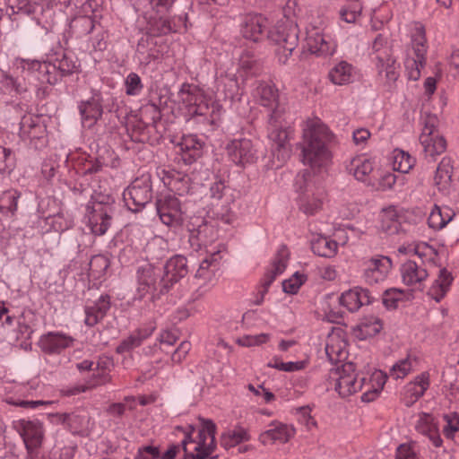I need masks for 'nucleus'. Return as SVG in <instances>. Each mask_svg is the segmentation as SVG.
I'll return each mask as SVG.
<instances>
[{
	"label": "nucleus",
	"instance_id": "680f3d73",
	"mask_svg": "<svg viewBox=\"0 0 459 459\" xmlns=\"http://www.w3.org/2000/svg\"><path fill=\"white\" fill-rule=\"evenodd\" d=\"M323 205V198L313 196L311 199L303 200L300 204V209L307 214H315Z\"/></svg>",
	"mask_w": 459,
	"mask_h": 459
},
{
	"label": "nucleus",
	"instance_id": "338daca9",
	"mask_svg": "<svg viewBox=\"0 0 459 459\" xmlns=\"http://www.w3.org/2000/svg\"><path fill=\"white\" fill-rule=\"evenodd\" d=\"M248 390L252 392L255 395L261 397L265 403H270L274 400V394L269 390L265 389L262 385H254L252 384L248 385Z\"/></svg>",
	"mask_w": 459,
	"mask_h": 459
},
{
	"label": "nucleus",
	"instance_id": "8fccbe9b",
	"mask_svg": "<svg viewBox=\"0 0 459 459\" xmlns=\"http://www.w3.org/2000/svg\"><path fill=\"white\" fill-rule=\"evenodd\" d=\"M405 296L406 292L402 289H388L383 294V304L388 309L395 308L398 306V302L403 300Z\"/></svg>",
	"mask_w": 459,
	"mask_h": 459
},
{
	"label": "nucleus",
	"instance_id": "4c0bfd02",
	"mask_svg": "<svg viewBox=\"0 0 459 459\" xmlns=\"http://www.w3.org/2000/svg\"><path fill=\"white\" fill-rule=\"evenodd\" d=\"M248 430L241 426L225 431L221 437V445L225 449H230L237 445L250 440Z\"/></svg>",
	"mask_w": 459,
	"mask_h": 459
},
{
	"label": "nucleus",
	"instance_id": "13d9d810",
	"mask_svg": "<svg viewBox=\"0 0 459 459\" xmlns=\"http://www.w3.org/2000/svg\"><path fill=\"white\" fill-rule=\"evenodd\" d=\"M41 350L48 354H54L57 351V334L48 333L43 335L39 342Z\"/></svg>",
	"mask_w": 459,
	"mask_h": 459
},
{
	"label": "nucleus",
	"instance_id": "49530a36",
	"mask_svg": "<svg viewBox=\"0 0 459 459\" xmlns=\"http://www.w3.org/2000/svg\"><path fill=\"white\" fill-rule=\"evenodd\" d=\"M391 48L389 46L388 39L381 34H378L372 43V53L373 59L375 61L382 62L383 58L387 57L391 55Z\"/></svg>",
	"mask_w": 459,
	"mask_h": 459
},
{
	"label": "nucleus",
	"instance_id": "79ce46f5",
	"mask_svg": "<svg viewBox=\"0 0 459 459\" xmlns=\"http://www.w3.org/2000/svg\"><path fill=\"white\" fill-rule=\"evenodd\" d=\"M417 366V358L408 354L396 361L390 369V377L394 379H403L409 375Z\"/></svg>",
	"mask_w": 459,
	"mask_h": 459
},
{
	"label": "nucleus",
	"instance_id": "3c124183",
	"mask_svg": "<svg viewBox=\"0 0 459 459\" xmlns=\"http://www.w3.org/2000/svg\"><path fill=\"white\" fill-rule=\"evenodd\" d=\"M306 280L307 276L304 273L296 272L289 279L282 281V290L285 293L296 294Z\"/></svg>",
	"mask_w": 459,
	"mask_h": 459
},
{
	"label": "nucleus",
	"instance_id": "e2e57ef3",
	"mask_svg": "<svg viewBox=\"0 0 459 459\" xmlns=\"http://www.w3.org/2000/svg\"><path fill=\"white\" fill-rule=\"evenodd\" d=\"M359 212V204L355 202H342L339 207V214L342 219H351Z\"/></svg>",
	"mask_w": 459,
	"mask_h": 459
},
{
	"label": "nucleus",
	"instance_id": "864d4df0",
	"mask_svg": "<svg viewBox=\"0 0 459 459\" xmlns=\"http://www.w3.org/2000/svg\"><path fill=\"white\" fill-rule=\"evenodd\" d=\"M5 402L8 404L14 405V406H20L22 408L30 409V410H35L39 407H46L47 405L53 403V402H49V401H43V400L29 401V400L16 399L12 396L6 397Z\"/></svg>",
	"mask_w": 459,
	"mask_h": 459
},
{
	"label": "nucleus",
	"instance_id": "c756f323",
	"mask_svg": "<svg viewBox=\"0 0 459 459\" xmlns=\"http://www.w3.org/2000/svg\"><path fill=\"white\" fill-rule=\"evenodd\" d=\"M375 169V160L366 155L353 158L348 166V170L352 173L357 180L370 182V174Z\"/></svg>",
	"mask_w": 459,
	"mask_h": 459
},
{
	"label": "nucleus",
	"instance_id": "de8ad7c7",
	"mask_svg": "<svg viewBox=\"0 0 459 459\" xmlns=\"http://www.w3.org/2000/svg\"><path fill=\"white\" fill-rule=\"evenodd\" d=\"M109 264V260L106 255H97L92 256L89 264L90 275L95 279L101 278L105 274Z\"/></svg>",
	"mask_w": 459,
	"mask_h": 459
},
{
	"label": "nucleus",
	"instance_id": "0e129e2a",
	"mask_svg": "<svg viewBox=\"0 0 459 459\" xmlns=\"http://www.w3.org/2000/svg\"><path fill=\"white\" fill-rule=\"evenodd\" d=\"M160 455V449L155 446H143L138 448L134 459H158Z\"/></svg>",
	"mask_w": 459,
	"mask_h": 459
},
{
	"label": "nucleus",
	"instance_id": "423d86ee",
	"mask_svg": "<svg viewBox=\"0 0 459 459\" xmlns=\"http://www.w3.org/2000/svg\"><path fill=\"white\" fill-rule=\"evenodd\" d=\"M186 455L193 459H205L212 455L215 449V425L212 420H202L196 439L193 440L190 432L186 433L181 441Z\"/></svg>",
	"mask_w": 459,
	"mask_h": 459
},
{
	"label": "nucleus",
	"instance_id": "c9c22d12",
	"mask_svg": "<svg viewBox=\"0 0 459 459\" xmlns=\"http://www.w3.org/2000/svg\"><path fill=\"white\" fill-rule=\"evenodd\" d=\"M455 212L448 206L435 205L429 213L428 222L430 228L441 230L453 220Z\"/></svg>",
	"mask_w": 459,
	"mask_h": 459
},
{
	"label": "nucleus",
	"instance_id": "e433bc0d",
	"mask_svg": "<svg viewBox=\"0 0 459 459\" xmlns=\"http://www.w3.org/2000/svg\"><path fill=\"white\" fill-rule=\"evenodd\" d=\"M311 248L319 256L333 257L337 253L338 244L328 237L317 236L312 238Z\"/></svg>",
	"mask_w": 459,
	"mask_h": 459
},
{
	"label": "nucleus",
	"instance_id": "774afa93",
	"mask_svg": "<svg viewBox=\"0 0 459 459\" xmlns=\"http://www.w3.org/2000/svg\"><path fill=\"white\" fill-rule=\"evenodd\" d=\"M299 422L304 425L307 429H311L316 424V420L310 414L308 408H301L298 412Z\"/></svg>",
	"mask_w": 459,
	"mask_h": 459
},
{
	"label": "nucleus",
	"instance_id": "f704fd0d",
	"mask_svg": "<svg viewBox=\"0 0 459 459\" xmlns=\"http://www.w3.org/2000/svg\"><path fill=\"white\" fill-rule=\"evenodd\" d=\"M377 70L381 76H385L386 83L392 85L399 77L400 65L396 59L391 55L383 58L382 62L376 61Z\"/></svg>",
	"mask_w": 459,
	"mask_h": 459
},
{
	"label": "nucleus",
	"instance_id": "ea45409f",
	"mask_svg": "<svg viewBox=\"0 0 459 459\" xmlns=\"http://www.w3.org/2000/svg\"><path fill=\"white\" fill-rule=\"evenodd\" d=\"M383 328L381 320L374 316H366L359 323L356 329V335L359 339H367L375 336Z\"/></svg>",
	"mask_w": 459,
	"mask_h": 459
},
{
	"label": "nucleus",
	"instance_id": "603ef678",
	"mask_svg": "<svg viewBox=\"0 0 459 459\" xmlns=\"http://www.w3.org/2000/svg\"><path fill=\"white\" fill-rule=\"evenodd\" d=\"M126 92L129 96H137L141 93L143 85L140 76L136 73H130L125 81Z\"/></svg>",
	"mask_w": 459,
	"mask_h": 459
},
{
	"label": "nucleus",
	"instance_id": "6ab92c4d",
	"mask_svg": "<svg viewBox=\"0 0 459 459\" xmlns=\"http://www.w3.org/2000/svg\"><path fill=\"white\" fill-rule=\"evenodd\" d=\"M393 264L389 257L385 255L373 256L364 263L363 277L366 282L376 284L384 281L391 269Z\"/></svg>",
	"mask_w": 459,
	"mask_h": 459
},
{
	"label": "nucleus",
	"instance_id": "052dcab7",
	"mask_svg": "<svg viewBox=\"0 0 459 459\" xmlns=\"http://www.w3.org/2000/svg\"><path fill=\"white\" fill-rule=\"evenodd\" d=\"M396 459H420L416 446L412 444H401L396 448Z\"/></svg>",
	"mask_w": 459,
	"mask_h": 459
},
{
	"label": "nucleus",
	"instance_id": "7ed1b4c3",
	"mask_svg": "<svg viewBox=\"0 0 459 459\" xmlns=\"http://www.w3.org/2000/svg\"><path fill=\"white\" fill-rule=\"evenodd\" d=\"M178 98L180 107L186 109V115L189 117H204L211 114V122L213 124L221 116V105L213 101L212 97L207 96L201 88L195 85L182 84Z\"/></svg>",
	"mask_w": 459,
	"mask_h": 459
},
{
	"label": "nucleus",
	"instance_id": "bb28decb",
	"mask_svg": "<svg viewBox=\"0 0 459 459\" xmlns=\"http://www.w3.org/2000/svg\"><path fill=\"white\" fill-rule=\"evenodd\" d=\"M356 77V68L351 64L343 60L335 64L328 73L330 82L338 86L352 83Z\"/></svg>",
	"mask_w": 459,
	"mask_h": 459
},
{
	"label": "nucleus",
	"instance_id": "39448f33",
	"mask_svg": "<svg viewBox=\"0 0 459 459\" xmlns=\"http://www.w3.org/2000/svg\"><path fill=\"white\" fill-rule=\"evenodd\" d=\"M409 36L411 45L405 50L404 66L408 78L417 81L425 65L428 49L424 26L420 22L410 24Z\"/></svg>",
	"mask_w": 459,
	"mask_h": 459
},
{
	"label": "nucleus",
	"instance_id": "f8f14e48",
	"mask_svg": "<svg viewBox=\"0 0 459 459\" xmlns=\"http://www.w3.org/2000/svg\"><path fill=\"white\" fill-rule=\"evenodd\" d=\"M289 255V250L285 246H281L278 249L276 255L261 281V290H258L253 301L255 305H261L264 302V296L268 292L273 281L285 271Z\"/></svg>",
	"mask_w": 459,
	"mask_h": 459
},
{
	"label": "nucleus",
	"instance_id": "9b49d317",
	"mask_svg": "<svg viewBox=\"0 0 459 459\" xmlns=\"http://www.w3.org/2000/svg\"><path fill=\"white\" fill-rule=\"evenodd\" d=\"M307 46L317 56H333L337 48L336 40L325 29L309 26L307 29Z\"/></svg>",
	"mask_w": 459,
	"mask_h": 459
},
{
	"label": "nucleus",
	"instance_id": "6e6552de",
	"mask_svg": "<svg viewBox=\"0 0 459 459\" xmlns=\"http://www.w3.org/2000/svg\"><path fill=\"white\" fill-rule=\"evenodd\" d=\"M422 132L420 143L427 158H435L446 149V142L437 130L438 118L435 115H425L422 117Z\"/></svg>",
	"mask_w": 459,
	"mask_h": 459
},
{
	"label": "nucleus",
	"instance_id": "f3484780",
	"mask_svg": "<svg viewBox=\"0 0 459 459\" xmlns=\"http://www.w3.org/2000/svg\"><path fill=\"white\" fill-rule=\"evenodd\" d=\"M157 212L163 224L177 227L183 221L180 201L170 195L160 198L156 204Z\"/></svg>",
	"mask_w": 459,
	"mask_h": 459
},
{
	"label": "nucleus",
	"instance_id": "c85d7f7f",
	"mask_svg": "<svg viewBox=\"0 0 459 459\" xmlns=\"http://www.w3.org/2000/svg\"><path fill=\"white\" fill-rule=\"evenodd\" d=\"M400 272L403 283L412 287L420 286L429 274L425 267L411 260L403 263Z\"/></svg>",
	"mask_w": 459,
	"mask_h": 459
},
{
	"label": "nucleus",
	"instance_id": "412c9836",
	"mask_svg": "<svg viewBox=\"0 0 459 459\" xmlns=\"http://www.w3.org/2000/svg\"><path fill=\"white\" fill-rule=\"evenodd\" d=\"M415 429L418 433L428 437L436 447L441 446L442 439L438 424L433 415L425 412L419 414L415 422Z\"/></svg>",
	"mask_w": 459,
	"mask_h": 459
},
{
	"label": "nucleus",
	"instance_id": "6e6d98bb",
	"mask_svg": "<svg viewBox=\"0 0 459 459\" xmlns=\"http://www.w3.org/2000/svg\"><path fill=\"white\" fill-rule=\"evenodd\" d=\"M269 339L270 334L263 333L255 335H244L238 338L236 342L242 347H253L265 343Z\"/></svg>",
	"mask_w": 459,
	"mask_h": 459
},
{
	"label": "nucleus",
	"instance_id": "7c9ffc66",
	"mask_svg": "<svg viewBox=\"0 0 459 459\" xmlns=\"http://www.w3.org/2000/svg\"><path fill=\"white\" fill-rule=\"evenodd\" d=\"M452 160L448 157H444L439 162L434 177L436 186L444 195L449 194L452 188Z\"/></svg>",
	"mask_w": 459,
	"mask_h": 459
},
{
	"label": "nucleus",
	"instance_id": "aec40b11",
	"mask_svg": "<svg viewBox=\"0 0 459 459\" xmlns=\"http://www.w3.org/2000/svg\"><path fill=\"white\" fill-rule=\"evenodd\" d=\"M325 354L332 363L342 362L347 359V342L342 329L334 328L327 335Z\"/></svg>",
	"mask_w": 459,
	"mask_h": 459
},
{
	"label": "nucleus",
	"instance_id": "4d7b16f0",
	"mask_svg": "<svg viewBox=\"0 0 459 459\" xmlns=\"http://www.w3.org/2000/svg\"><path fill=\"white\" fill-rule=\"evenodd\" d=\"M62 421L71 432L77 433L84 424V418L77 414H65L62 417L59 415V422Z\"/></svg>",
	"mask_w": 459,
	"mask_h": 459
},
{
	"label": "nucleus",
	"instance_id": "c03bdc74",
	"mask_svg": "<svg viewBox=\"0 0 459 459\" xmlns=\"http://www.w3.org/2000/svg\"><path fill=\"white\" fill-rule=\"evenodd\" d=\"M394 170L401 173H408L415 164V159L408 152L395 149L392 155Z\"/></svg>",
	"mask_w": 459,
	"mask_h": 459
},
{
	"label": "nucleus",
	"instance_id": "5fc2aeb1",
	"mask_svg": "<svg viewBox=\"0 0 459 459\" xmlns=\"http://www.w3.org/2000/svg\"><path fill=\"white\" fill-rule=\"evenodd\" d=\"M217 260L214 255H212L210 258H205L201 262L195 276L208 280L211 278L212 272L217 268Z\"/></svg>",
	"mask_w": 459,
	"mask_h": 459
},
{
	"label": "nucleus",
	"instance_id": "37998d69",
	"mask_svg": "<svg viewBox=\"0 0 459 459\" xmlns=\"http://www.w3.org/2000/svg\"><path fill=\"white\" fill-rule=\"evenodd\" d=\"M179 151L188 155L186 160H195L199 157L203 148V142L195 134L184 135L178 144Z\"/></svg>",
	"mask_w": 459,
	"mask_h": 459
},
{
	"label": "nucleus",
	"instance_id": "4468645a",
	"mask_svg": "<svg viewBox=\"0 0 459 459\" xmlns=\"http://www.w3.org/2000/svg\"><path fill=\"white\" fill-rule=\"evenodd\" d=\"M124 200L128 208L138 212L152 200L150 180L147 177L135 179L123 193Z\"/></svg>",
	"mask_w": 459,
	"mask_h": 459
},
{
	"label": "nucleus",
	"instance_id": "0eeeda50",
	"mask_svg": "<svg viewBox=\"0 0 459 459\" xmlns=\"http://www.w3.org/2000/svg\"><path fill=\"white\" fill-rule=\"evenodd\" d=\"M290 122L282 124L276 115L270 119L268 137L273 143V162L276 168L281 167L290 157L291 148L288 142Z\"/></svg>",
	"mask_w": 459,
	"mask_h": 459
},
{
	"label": "nucleus",
	"instance_id": "dca6fc26",
	"mask_svg": "<svg viewBox=\"0 0 459 459\" xmlns=\"http://www.w3.org/2000/svg\"><path fill=\"white\" fill-rule=\"evenodd\" d=\"M268 22L266 17L257 13L240 15L239 32L248 41L258 43L264 38Z\"/></svg>",
	"mask_w": 459,
	"mask_h": 459
},
{
	"label": "nucleus",
	"instance_id": "bf43d9fd",
	"mask_svg": "<svg viewBox=\"0 0 459 459\" xmlns=\"http://www.w3.org/2000/svg\"><path fill=\"white\" fill-rule=\"evenodd\" d=\"M361 7L359 4H355L352 5L342 7L340 10V18L347 23H353L359 17Z\"/></svg>",
	"mask_w": 459,
	"mask_h": 459
},
{
	"label": "nucleus",
	"instance_id": "09e8293b",
	"mask_svg": "<svg viewBox=\"0 0 459 459\" xmlns=\"http://www.w3.org/2000/svg\"><path fill=\"white\" fill-rule=\"evenodd\" d=\"M445 425L443 426V434L446 438L454 439L459 436V414L448 413L443 416Z\"/></svg>",
	"mask_w": 459,
	"mask_h": 459
},
{
	"label": "nucleus",
	"instance_id": "4be33fe9",
	"mask_svg": "<svg viewBox=\"0 0 459 459\" xmlns=\"http://www.w3.org/2000/svg\"><path fill=\"white\" fill-rule=\"evenodd\" d=\"M21 436L29 453L38 448L42 441V428L39 422L22 420L18 422Z\"/></svg>",
	"mask_w": 459,
	"mask_h": 459
},
{
	"label": "nucleus",
	"instance_id": "b1692460",
	"mask_svg": "<svg viewBox=\"0 0 459 459\" xmlns=\"http://www.w3.org/2000/svg\"><path fill=\"white\" fill-rule=\"evenodd\" d=\"M339 301L350 312H355L362 306L369 304L371 299L368 290L361 287H354L342 293Z\"/></svg>",
	"mask_w": 459,
	"mask_h": 459
},
{
	"label": "nucleus",
	"instance_id": "a18cd8bd",
	"mask_svg": "<svg viewBox=\"0 0 459 459\" xmlns=\"http://www.w3.org/2000/svg\"><path fill=\"white\" fill-rule=\"evenodd\" d=\"M20 197L21 193L15 189L3 192L0 195V212L13 215L17 211V202Z\"/></svg>",
	"mask_w": 459,
	"mask_h": 459
},
{
	"label": "nucleus",
	"instance_id": "9d476101",
	"mask_svg": "<svg viewBox=\"0 0 459 459\" xmlns=\"http://www.w3.org/2000/svg\"><path fill=\"white\" fill-rule=\"evenodd\" d=\"M332 377L334 381V389L342 397H348L362 390L361 377H358L355 365L351 362H346L337 368L332 373Z\"/></svg>",
	"mask_w": 459,
	"mask_h": 459
},
{
	"label": "nucleus",
	"instance_id": "58836bf2",
	"mask_svg": "<svg viewBox=\"0 0 459 459\" xmlns=\"http://www.w3.org/2000/svg\"><path fill=\"white\" fill-rule=\"evenodd\" d=\"M154 328L139 329L134 332L128 337L124 339L117 347V352L119 354L129 352L134 348L140 346L143 341L148 338L153 332Z\"/></svg>",
	"mask_w": 459,
	"mask_h": 459
},
{
	"label": "nucleus",
	"instance_id": "1a4fd4ad",
	"mask_svg": "<svg viewBox=\"0 0 459 459\" xmlns=\"http://www.w3.org/2000/svg\"><path fill=\"white\" fill-rule=\"evenodd\" d=\"M225 153L230 161L242 169L255 164L258 160L255 145L247 138L230 141L225 146Z\"/></svg>",
	"mask_w": 459,
	"mask_h": 459
},
{
	"label": "nucleus",
	"instance_id": "2eb2a0df",
	"mask_svg": "<svg viewBox=\"0 0 459 459\" xmlns=\"http://www.w3.org/2000/svg\"><path fill=\"white\" fill-rule=\"evenodd\" d=\"M162 277L161 269L152 264H144L138 267L136 272V295L143 299L147 294L159 290L161 292L160 280Z\"/></svg>",
	"mask_w": 459,
	"mask_h": 459
},
{
	"label": "nucleus",
	"instance_id": "69168bd1",
	"mask_svg": "<svg viewBox=\"0 0 459 459\" xmlns=\"http://www.w3.org/2000/svg\"><path fill=\"white\" fill-rule=\"evenodd\" d=\"M396 176L391 171H382L377 178L378 188L381 190H388L395 184Z\"/></svg>",
	"mask_w": 459,
	"mask_h": 459
},
{
	"label": "nucleus",
	"instance_id": "2f4dec72",
	"mask_svg": "<svg viewBox=\"0 0 459 459\" xmlns=\"http://www.w3.org/2000/svg\"><path fill=\"white\" fill-rule=\"evenodd\" d=\"M82 123L84 127L91 128L102 115V106L99 97H93L80 106Z\"/></svg>",
	"mask_w": 459,
	"mask_h": 459
},
{
	"label": "nucleus",
	"instance_id": "f257e3e1",
	"mask_svg": "<svg viewBox=\"0 0 459 459\" xmlns=\"http://www.w3.org/2000/svg\"><path fill=\"white\" fill-rule=\"evenodd\" d=\"M333 140V134L319 118L308 119L303 127V163L313 170L328 166L332 159L329 145Z\"/></svg>",
	"mask_w": 459,
	"mask_h": 459
},
{
	"label": "nucleus",
	"instance_id": "393cba45",
	"mask_svg": "<svg viewBox=\"0 0 459 459\" xmlns=\"http://www.w3.org/2000/svg\"><path fill=\"white\" fill-rule=\"evenodd\" d=\"M453 280L454 278L447 269L438 268L437 278L427 291L428 297L436 302H440L449 291Z\"/></svg>",
	"mask_w": 459,
	"mask_h": 459
},
{
	"label": "nucleus",
	"instance_id": "a19ab883",
	"mask_svg": "<svg viewBox=\"0 0 459 459\" xmlns=\"http://www.w3.org/2000/svg\"><path fill=\"white\" fill-rule=\"evenodd\" d=\"M399 219L398 210L394 206L386 207L380 213V227L387 233H395L400 227Z\"/></svg>",
	"mask_w": 459,
	"mask_h": 459
},
{
	"label": "nucleus",
	"instance_id": "a211bd4d",
	"mask_svg": "<svg viewBox=\"0 0 459 459\" xmlns=\"http://www.w3.org/2000/svg\"><path fill=\"white\" fill-rule=\"evenodd\" d=\"M187 261L183 255H177L170 257L163 266V274L160 280L161 292L169 289L181 278L187 274Z\"/></svg>",
	"mask_w": 459,
	"mask_h": 459
},
{
	"label": "nucleus",
	"instance_id": "72a5a7b5",
	"mask_svg": "<svg viewBox=\"0 0 459 459\" xmlns=\"http://www.w3.org/2000/svg\"><path fill=\"white\" fill-rule=\"evenodd\" d=\"M400 253H413L418 255L423 264H437V252L426 242H417L408 247H399Z\"/></svg>",
	"mask_w": 459,
	"mask_h": 459
},
{
	"label": "nucleus",
	"instance_id": "a878e982",
	"mask_svg": "<svg viewBox=\"0 0 459 459\" xmlns=\"http://www.w3.org/2000/svg\"><path fill=\"white\" fill-rule=\"evenodd\" d=\"M294 429L289 425L273 421L269 425V429L262 432L259 436V440L264 445L272 444L274 442L285 443L293 437Z\"/></svg>",
	"mask_w": 459,
	"mask_h": 459
},
{
	"label": "nucleus",
	"instance_id": "f03ea898",
	"mask_svg": "<svg viewBox=\"0 0 459 459\" xmlns=\"http://www.w3.org/2000/svg\"><path fill=\"white\" fill-rule=\"evenodd\" d=\"M295 5L294 0H289L284 8V16L268 32L269 39L278 46L276 57L282 65L288 62L299 42L298 26L291 16Z\"/></svg>",
	"mask_w": 459,
	"mask_h": 459
},
{
	"label": "nucleus",
	"instance_id": "20e7f679",
	"mask_svg": "<svg viewBox=\"0 0 459 459\" xmlns=\"http://www.w3.org/2000/svg\"><path fill=\"white\" fill-rule=\"evenodd\" d=\"M113 198L108 194L94 193L85 210L84 222L91 233L104 235L112 223Z\"/></svg>",
	"mask_w": 459,
	"mask_h": 459
},
{
	"label": "nucleus",
	"instance_id": "cd10ccee",
	"mask_svg": "<svg viewBox=\"0 0 459 459\" xmlns=\"http://www.w3.org/2000/svg\"><path fill=\"white\" fill-rule=\"evenodd\" d=\"M110 308V298L101 295L95 302L86 305L84 308V323L88 326H94L102 320Z\"/></svg>",
	"mask_w": 459,
	"mask_h": 459
},
{
	"label": "nucleus",
	"instance_id": "473e14b6",
	"mask_svg": "<svg viewBox=\"0 0 459 459\" xmlns=\"http://www.w3.org/2000/svg\"><path fill=\"white\" fill-rule=\"evenodd\" d=\"M186 27V18L182 16L174 18L171 21L160 16L151 23L150 30L153 35H162L179 31Z\"/></svg>",
	"mask_w": 459,
	"mask_h": 459
},
{
	"label": "nucleus",
	"instance_id": "5701e85b",
	"mask_svg": "<svg viewBox=\"0 0 459 459\" xmlns=\"http://www.w3.org/2000/svg\"><path fill=\"white\" fill-rule=\"evenodd\" d=\"M386 379V374L378 369L374 370L368 378L361 377L362 389L365 390L361 396L362 401L367 403L374 401L383 390Z\"/></svg>",
	"mask_w": 459,
	"mask_h": 459
},
{
	"label": "nucleus",
	"instance_id": "ddd939ff",
	"mask_svg": "<svg viewBox=\"0 0 459 459\" xmlns=\"http://www.w3.org/2000/svg\"><path fill=\"white\" fill-rule=\"evenodd\" d=\"M253 96L260 105L271 110L269 120L276 115L277 119L281 120L282 124L289 122L285 107L279 102L277 90L272 85L260 82L254 90Z\"/></svg>",
	"mask_w": 459,
	"mask_h": 459
}]
</instances>
